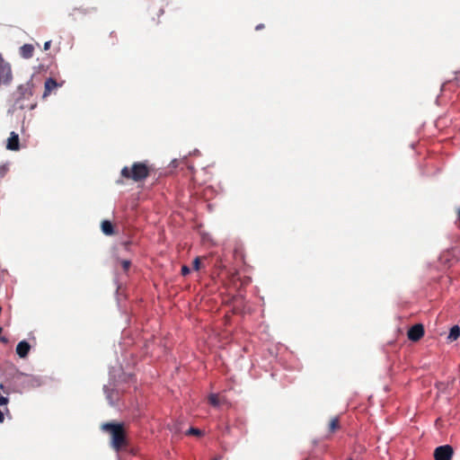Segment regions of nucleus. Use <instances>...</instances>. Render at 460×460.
Instances as JSON below:
<instances>
[{
    "label": "nucleus",
    "instance_id": "1",
    "mask_svg": "<svg viewBox=\"0 0 460 460\" xmlns=\"http://www.w3.org/2000/svg\"><path fill=\"white\" fill-rule=\"evenodd\" d=\"M101 429L110 434L111 445L116 451L128 445L124 423L105 422L102 424Z\"/></svg>",
    "mask_w": 460,
    "mask_h": 460
},
{
    "label": "nucleus",
    "instance_id": "2",
    "mask_svg": "<svg viewBox=\"0 0 460 460\" xmlns=\"http://www.w3.org/2000/svg\"><path fill=\"white\" fill-rule=\"evenodd\" d=\"M153 168L148 164L147 161L145 162H135L131 167L124 166L121 169L120 174L127 180H132L136 182L146 180Z\"/></svg>",
    "mask_w": 460,
    "mask_h": 460
},
{
    "label": "nucleus",
    "instance_id": "3",
    "mask_svg": "<svg viewBox=\"0 0 460 460\" xmlns=\"http://www.w3.org/2000/svg\"><path fill=\"white\" fill-rule=\"evenodd\" d=\"M19 97L15 101V107L21 110L29 109L33 110L36 106L35 102L25 103V101H30L33 95L32 84L27 83L18 87Z\"/></svg>",
    "mask_w": 460,
    "mask_h": 460
},
{
    "label": "nucleus",
    "instance_id": "4",
    "mask_svg": "<svg viewBox=\"0 0 460 460\" xmlns=\"http://www.w3.org/2000/svg\"><path fill=\"white\" fill-rule=\"evenodd\" d=\"M13 79L12 68L0 54V86L8 84Z\"/></svg>",
    "mask_w": 460,
    "mask_h": 460
},
{
    "label": "nucleus",
    "instance_id": "5",
    "mask_svg": "<svg viewBox=\"0 0 460 460\" xmlns=\"http://www.w3.org/2000/svg\"><path fill=\"white\" fill-rule=\"evenodd\" d=\"M453 447L449 445L439 446L434 450L435 460H452Z\"/></svg>",
    "mask_w": 460,
    "mask_h": 460
},
{
    "label": "nucleus",
    "instance_id": "6",
    "mask_svg": "<svg viewBox=\"0 0 460 460\" xmlns=\"http://www.w3.org/2000/svg\"><path fill=\"white\" fill-rule=\"evenodd\" d=\"M425 333L424 326L421 323H416L411 326L407 332V337L413 342L419 341Z\"/></svg>",
    "mask_w": 460,
    "mask_h": 460
},
{
    "label": "nucleus",
    "instance_id": "7",
    "mask_svg": "<svg viewBox=\"0 0 460 460\" xmlns=\"http://www.w3.org/2000/svg\"><path fill=\"white\" fill-rule=\"evenodd\" d=\"M6 148L12 151H18L20 149V139L17 133L11 132L7 139Z\"/></svg>",
    "mask_w": 460,
    "mask_h": 460
},
{
    "label": "nucleus",
    "instance_id": "8",
    "mask_svg": "<svg viewBox=\"0 0 460 460\" xmlns=\"http://www.w3.org/2000/svg\"><path fill=\"white\" fill-rule=\"evenodd\" d=\"M30 349L31 345L26 341H20L16 346V353L22 358L28 356Z\"/></svg>",
    "mask_w": 460,
    "mask_h": 460
},
{
    "label": "nucleus",
    "instance_id": "9",
    "mask_svg": "<svg viewBox=\"0 0 460 460\" xmlns=\"http://www.w3.org/2000/svg\"><path fill=\"white\" fill-rule=\"evenodd\" d=\"M58 86V84L57 83V81L51 77L48 78L46 81H45V84H44V93H43V97H47L48 95H49L51 93V92L55 89H57Z\"/></svg>",
    "mask_w": 460,
    "mask_h": 460
},
{
    "label": "nucleus",
    "instance_id": "10",
    "mask_svg": "<svg viewBox=\"0 0 460 460\" xmlns=\"http://www.w3.org/2000/svg\"><path fill=\"white\" fill-rule=\"evenodd\" d=\"M19 52L23 58H31L33 56L34 47L31 44H24L20 48Z\"/></svg>",
    "mask_w": 460,
    "mask_h": 460
},
{
    "label": "nucleus",
    "instance_id": "11",
    "mask_svg": "<svg viewBox=\"0 0 460 460\" xmlns=\"http://www.w3.org/2000/svg\"><path fill=\"white\" fill-rule=\"evenodd\" d=\"M102 231L106 235H112L115 234L114 226L109 220H103L102 222Z\"/></svg>",
    "mask_w": 460,
    "mask_h": 460
},
{
    "label": "nucleus",
    "instance_id": "12",
    "mask_svg": "<svg viewBox=\"0 0 460 460\" xmlns=\"http://www.w3.org/2000/svg\"><path fill=\"white\" fill-rule=\"evenodd\" d=\"M460 336V327L458 325H454L449 332V334L447 336V340L449 341H456Z\"/></svg>",
    "mask_w": 460,
    "mask_h": 460
},
{
    "label": "nucleus",
    "instance_id": "13",
    "mask_svg": "<svg viewBox=\"0 0 460 460\" xmlns=\"http://www.w3.org/2000/svg\"><path fill=\"white\" fill-rule=\"evenodd\" d=\"M341 428V425H340V419L339 417H333L331 420H330V423H329V432L331 434L336 432L337 430H339Z\"/></svg>",
    "mask_w": 460,
    "mask_h": 460
},
{
    "label": "nucleus",
    "instance_id": "14",
    "mask_svg": "<svg viewBox=\"0 0 460 460\" xmlns=\"http://www.w3.org/2000/svg\"><path fill=\"white\" fill-rule=\"evenodd\" d=\"M208 402L214 407H217L220 404L218 395L215 394H212L208 396Z\"/></svg>",
    "mask_w": 460,
    "mask_h": 460
},
{
    "label": "nucleus",
    "instance_id": "15",
    "mask_svg": "<svg viewBox=\"0 0 460 460\" xmlns=\"http://www.w3.org/2000/svg\"><path fill=\"white\" fill-rule=\"evenodd\" d=\"M203 432L197 428H190L186 431V435L188 436H201Z\"/></svg>",
    "mask_w": 460,
    "mask_h": 460
},
{
    "label": "nucleus",
    "instance_id": "16",
    "mask_svg": "<svg viewBox=\"0 0 460 460\" xmlns=\"http://www.w3.org/2000/svg\"><path fill=\"white\" fill-rule=\"evenodd\" d=\"M130 265L131 262L128 260H124L121 261V267L125 272H127L129 270Z\"/></svg>",
    "mask_w": 460,
    "mask_h": 460
},
{
    "label": "nucleus",
    "instance_id": "17",
    "mask_svg": "<svg viewBox=\"0 0 460 460\" xmlns=\"http://www.w3.org/2000/svg\"><path fill=\"white\" fill-rule=\"evenodd\" d=\"M200 257H196L193 261V269L199 270L200 269Z\"/></svg>",
    "mask_w": 460,
    "mask_h": 460
},
{
    "label": "nucleus",
    "instance_id": "18",
    "mask_svg": "<svg viewBox=\"0 0 460 460\" xmlns=\"http://www.w3.org/2000/svg\"><path fill=\"white\" fill-rule=\"evenodd\" d=\"M76 13H87V11L85 9H83V8H75L74 9V13H72L73 15H75Z\"/></svg>",
    "mask_w": 460,
    "mask_h": 460
},
{
    "label": "nucleus",
    "instance_id": "19",
    "mask_svg": "<svg viewBox=\"0 0 460 460\" xmlns=\"http://www.w3.org/2000/svg\"><path fill=\"white\" fill-rule=\"evenodd\" d=\"M181 275L182 276H186V275H188L190 273V270L189 267H187L186 265H183L181 267Z\"/></svg>",
    "mask_w": 460,
    "mask_h": 460
},
{
    "label": "nucleus",
    "instance_id": "20",
    "mask_svg": "<svg viewBox=\"0 0 460 460\" xmlns=\"http://www.w3.org/2000/svg\"><path fill=\"white\" fill-rule=\"evenodd\" d=\"M8 403V399L0 394V406L6 405Z\"/></svg>",
    "mask_w": 460,
    "mask_h": 460
},
{
    "label": "nucleus",
    "instance_id": "21",
    "mask_svg": "<svg viewBox=\"0 0 460 460\" xmlns=\"http://www.w3.org/2000/svg\"><path fill=\"white\" fill-rule=\"evenodd\" d=\"M51 45V40L46 41L44 43V50H49Z\"/></svg>",
    "mask_w": 460,
    "mask_h": 460
},
{
    "label": "nucleus",
    "instance_id": "22",
    "mask_svg": "<svg viewBox=\"0 0 460 460\" xmlns=\"http://www.w3.org/2000/svg\"><path fill=\"white\" fill-rule=\"evenodd\" d=\"M456 215H457V224H458V227L460 228V208L457 209V211H456Z\"/></svg>",
    "mask_w": 460,
    "mask_h": 460
},
{
    "label": "nucleus",
    "instance_id": "23",
    "mask_svg": "<svg viewBox=\"0 0 460 460\" xmlns=\"http://www.w3.org/2000/svg\"><path fill=\"white\" fill-rule=\"evenodd\" d=\"M110 37H111V38H112V39H114V40H117V33H116L115 31H111V32L110 33Z\"/></svg>",
    "mask_w": 460,
    "mask_h": 460
},
{
    "label": "nucleus",
    "instance_id": "24",
    "mask_svg": "<svg viewBox=\"0 0 460 460\" xmlns=\"http://www.w3.org/2000/svg\"><path fill=\"white\" fill-rule=\"evenodd\" d=\"M164 9L163 8H159L158 12H157V15L161 16L162 14H164Z\"/></svg>",
    "mask_w": 460,
    "mask_h": 460
},
{
    "label": "nucleus",
    "instance_id": "25",
    "mask_svg": "<svg viewBox=\"0 0 460 460\" xmlns=\"http://www.w3.org/2000/svg\"><path fill=\"white\" fill-rule=\"evenodd\" d=\"M262 28H264V24L261 23V24H258L255 29L258 31V30H261Z\"/></svg>",
    "mask_w": 460,
    "mask_h": 460
},
{
    "label": "nucleus",
    "instance_id": "26",
    "mask_svg": "<svg viewBox=\"0 0 460 460\" xmlns=\"http://www.w3.org/2000/svg\"><path fill=\"white\" fill-rule=\"evenodd\" d=\"M351 460V459H350Z\"/></svg>",
    "mask_w": 460,
    "mask_h": 460
}]
</instances>
